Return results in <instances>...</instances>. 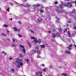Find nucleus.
Returning a JSON list of instances; mask_svg holds the SVG:
<instances>
[{
	"label": "nucleus",
	"mask_w": 76,
	"mask_h": 76,
	"mask_svg": "<svg viewBox=\"0 0 76 76\" xmlns=\"http://www.w3.org/2000/svg\"><path fill=\"white\" fill-rule=\"evenodd\" d=\"M37 53L39 54H41V53H40V51L39 50L37 51Z\"/></svg>",
	"instance_id": "2eb2a0df"
},
{
	"label": "nucleus",
	"mask_w": 76,
	"mask_h": 76,
	"mask_svg": "<svg viewBox=\"0 0 76 76\" xmlns=\"http://www.w3.org/2000/svg\"><path fill=\"white\" fill-rule=\"evenodd\" d=\"M10 60H12V58H10Z\"/></svg>",
	"instance_id": "49530a36"
},
{
	"label": "nucleus",
	"mask_w": 76,
	"mask_h": 76,
	"mask_svg": "<svg viewBox=\"0 0 76 76\" xmlns=\"http://www.w3.org/2000/svg\"><path fill=\"white\" fill-rule=\"evenodd\" d=\"M10 20H12V18H11Z\"/></svg>",
	"instance_id": "4d7b16f0"
},
{
	"label": "nucleus",
	"mask_w": 76,
	"mask_h": 76,
	"mask_svg": "<svg viewBox=\"0 0 76 76\" xmlns=\"http://www.w3.org/2000/svg\"><path fill=\"white\" fill-rule=\"evenodd\" d=\"M21 61H22V60L21 59H17L16 61V62L17 63H18L20 66H22L23 65V63H22Z\"/></svg>",
	"instance_id": "f03ea898"
},
{
	"label": "nucleus",
	"mask_w": 76,
	"mask_h": 76,
	"mask_svg": "<svg viewBox=\"0 0 76 76\" xmlns=\"http://www.w3.org/2000/svg\"><path fill=\"white\" fill-rule=\"evenodd\" d=\"M55 31H56V30H55V29H53V32H55Z\"/></svg>",
	"instance_id": "79ce46f5"
},
{
	"label": "nucleus",
	"mask_w": 76,
	"mask_h": 76,
	"mask_svg": "<svg viewBox=\"0 0 76 76\" xmlns=\"http://www.w3.org/2000/svg\"><path fill=\"white\" fill-rule=\"evenodd\" d=\"M67 4H71V3H67Z\"/></svg>",
	"instance_id": "3c124183"
},
{
	"label": "nucleus",
	"mask_w": 76,
	"mask_h": 76,
	"mask_svg": "<svg viewBox=\"0 0 76 76\" xmlns=\"http://www.w3.org/2000/svg\"><path fill=\"white\" fill-rule=\"evenodd\" d=\"M36 74L37 76H38V74L39 75V76H42V72H41L38 71V73L36 72Z\"/></svg>",
	"instance_id": "20e7f679"
},
{
	"label": "nucleus",
	"mask_w": 76,
	"mask_h": 76,
	"mask_svg": "<svg viewBox=\"0 0 76 76\" xmlns=\"http://www.w3.org/2000/svg\"><path fill=\"white\" fill-rule=\"evenodd\" d=\"M32 51H34V52L35 53H36V51L35 50H34V49H33L32 50Z\"/></svg>",
	"instance_id": "bb28decb"
},
{
	"label": "nucleus",
	"mask_w": 76,
	"mask_h": 76,
	"mask_svg": "<svg viewBox=\"0 0 76 76\" xmlns=\"http://www.w3.org/2000/svg\"><path fill=\"white\" fill-rule=\"evenodd\" d=\"M46 70H47V68H45L43 69V70L44 71V72H45Z\"/></svg>",
	"instance_id": "393cba45"
},
{
	"label": "nucleus",
	"mask_w": 76,
	"mask_h": 76,
	"mask_svg": "<svg viewBox=\"0 0 76 76\" xmlns=\"http://www.w3.org/2000/svg\"><path fill=\"white\" fill-rule=\"evenodd\" d=\"M18 23H19L20 24H22V23H21V22L20 21H18Z\"/></svg>",
	"instance_id": "7c9ffc66"
},
{
	"label": "nucleus",
	"mask_w": 76,
	"mask_h": 76,
	"mask_svg": "<svg viewBox=\"0 0 76 76\" xmlns=\"http://www.w3.org/2000/svg\"><path fill=\"white\" fill-rule=\"evenodd\" d=\"M18 36H19V37H22V35H20V34H18Z\"/></svg>",
	"instance_id": "f704fd0d"
},
{
	"label": "nucleus",
	"mask_w": 76,
	"mask_h": 76,
	"mask_svg": "<svg viewBox=\"0 0 76 76\" xmlns=\"http://www.w3.org/2000/svg\"><path fill=\"white\" fill-rule=\"evenodd\" d=\"M20 57H22V55L21 54H20Z\"/></svg>",
	"instance_id": "2f4dec72"
},
{
	"label": "nucleus",
	"mask_w": 76,
	"mask_h": 76,
	"mask_svg": "<svg viewBox=\"0 0 76 76\" xmlns=\"http://www.w3.org/2000/svg\"><path fill=\"white\" fill-rule=\"evenodd\" d=\"M74 29H75L76 30V26H74Z\"/></svg>",
	"instance_id": "e433bc0d"
},
{
	"label": "nucleus",
	"mask_w": 76,
	"mask_h": 76,
	"mask_svg": "<svg viewBox=\"0 0 76 76\" xmlns=\"http://www.w3.org/2000/svg\"><path fill=\"white\" fill-rule=\"evenodd\" d=\"M66 0V1H69V0Z\"/></svg>",
	"instance_id": "052dcab7"
},
{
	"label": "nucleus",
	"mask_w": 76,
	"mask_h": 76,
	"mask_svg": "<svg viewBox=\"0 0 76 76\" xmlns=\"http://www.w3.org/2000/svg\"><path fill=\"white\" fill-rule=\"evenodd\" d=\"M72 12H76V10H74L73 11H72Z\"/></svg>",
	"instance_id": "58836bf2"
},
{
	"label": "nucleus",
	"mask_w": 76,
	"mask_h": 76,
	"mask_svg": "<svg viewBox=\"0 0 76 76\" xmlns=\"http://www.w3.org/2000/svg\"><path fill=\"white\" fill-rule=\"evenodd\" d=\"M4 54L5 55H6V53H5Z\"/></svg>",
	"instance_id": "603ef678"
},
{
	"label": "nucleus",
	"mask_w": 76,
	"mask_h": 76,
	"mask_svg": "<svg viewBox=\"0 0 76 76\" xmlns=\"http://www.w3.org/2000/svg\"><path fill=\"white\" fill-rule=\"evenodd\" d=\"M36 7H39V6H40V4H37L36 5Z\"/></svg>",
	"instance_id": "5701e85b"
},
{
	"label": "nucleus",
	"mask_w": 76,
	"mask_h": 76,
	"mask_svg": "<svg viewBox=\"0 0 76 76\" xmlns=\"http://www.w3.org/2000/svg\"><path fill=\"white\" fill-rule=\"evenodd\" d=\"M75 3H76V1H75Z\"/></svg>",
	"instance_id": "0e129e2a"
},
{
	"label": "nucleus",
	"mask_w": 76,
	"mask_h": 76,
	"mask_svg": "<svg viewBox=\"0 0 76 76\" xmlns=\"http://www.w3.org/2000/svg\"><path fill=\"white\" fill-rule=\"evenodd\" d=\"M12 47H15V44H13L12 45Z\"/></svg>",
	"instance_id": "37998d69"
},
{
	"label": "nucleus",
	"mask_w": 76,
	"mask_h": 76,
	"mask_svg": "<svg viewBox=\"0 0 76 76\" xmlns=\"http://www.w3.org/2000/svg\"><path fill=\"white\" fill-rule=\"evenodd\" d=\"M31 39H34V41L35 42V43L37 44V42L38 44H40L41 42V39H39L38 41L37 40V39L35 37H31Z\"/></svg>",
	"instance_id": "f257e3e1"
},
{
	"label": "nucleus",
	"mask_w": 76,
	"mask_h": 76,
	"mask_svg": "<svg viewBox=\"0 0 76 76\" xmlns=\"http://www.w3.org/2000/svg\"><path fill=\"white\" fill-rule=\"evenodd\" d=\"M27 44H28L29 46V47H31V45L29 43V42H28V41H27Z\"/></svg>",
	"instance_id": "f3484780"
},
{
	"label": "nucleus",
	"mask_w": 76,
	"mask_h": 76,
	"mask_svg": "<svg viewBox=\"0 0 76 76\" xmlns=\"http://www.w3.org/2000/svg\"><path fill=\"white\" fill-rule=\"evenodd\" d=\"M3 26H4V27H5V28H6V27H8V25H4Z\"/></svg>",
	"instance_id": "a211bd4d"
},
{
	"label": "nucleus",
	"mask_w": 76,
	"mask_h": 76,
	"mask_svg": "<svg viewBox=\"0 0 76 76\" xmlns=\"http://www.w3.org/2000/svg\"><path fill=\"white\" fill-rule=\"evenodd\" d=\"M20 47L22 48L23 49H22V50L23 53H25V48H24V46L22 45H20Z\"/></svg>",
	"instance_id": "39448f33"
},
{
	"label": "nucleus",
	"mask_w": 76,
	"mask_h": 76,
	"mask_svg": "<svg viewBox=\"0 0 76 76\" xmlns=\"http://www.w3.org/2000/svg\"><path fill=\"white\" fill-rule=\"evenodd\" d=\"M26 62H27V63H29V60L27 59L26 60Z\"/></svg>",
	"instance_id": "dca6fc26"
},
{
	"label": "nucleus",
	"mask_w": 76,
	"mask_h": 76,
	"mask_svg": "<svg viewBox=\"0 0 76 76\" xmlns=\"http://www.w3.org/2000/svg\"><path fill=\"white\" fill-rule=\"evenodd\" d=\"M24 0V1H26V0Z\"/></svg>",
	"instance_id": "e2e57ef3"
},
{
	"label": "nucleus",
	"mask_w": 76,
	"mask_h": 76,
	"mask_svg": "<svg viewBox=\"0 0 76 76\" xmlns=\"http://www.w3.org/2000/svg\"><path fill=\"white\" fill-rule=\"evenodd\" d=\"M40 47L42 48H45V46H44V45H41Z\"/></svg>",
	"instance_id": "9d476101"
},
{
	"label": "nucleus",
	"mask_w": 76,
	"mask_h": 76,
	"mask_svg": "<svg viewBox=\"0 0 76 76\" xmlns=\"http://www.w3.org/2000/svg\"><path fill=\"white\" fill-rule=\"evenodd\" d=\"M12 41L13 42H15V39L14 38H12Z\"/></svg>",
	"instance_id": "c9c22d12"
},
{
	"label": "nucleus",
	"mask_w": 76,
	"mask_h": 76,
	"mask_svg": "<svg viewBox=\"0 0 76 76\" xmlns=\"http://www.w3.org/2000/svg\"><path fill=\"white\" fill-rule=\"evenodd\" d=\"M70 6H71V7H72V6H73L72 5V4H70Z\"/></svg>",
	"instance_id": "5fc2aeb1"
},
{
	"label": "nucleus",
	"mask_w": 76,
	"mask_h": 76,
	"mask_svg": "<svg viewBox=\"0 0 76 76\" xmlns=\"http://www.w3.org/2000/svg\"><path fill=\"white\" fill-rule=\"evenodd\" d=\"M21 5L22 6H24V7H29V5L28 4H27V6L23 5V4H21Z\"/></svg>",
	"instance_id": "6e6552de"
},
{
	"label": "nucleus",
	"mask_w": 76,
	"mask_h": 76,
	"mask_svg": "<svg viewBox=\"0 0 76 76\" xmlns=\"http://www.w3.org/2000/svg\"><path fill=\"white\" fill-rule=\"evenodd\" d=\"M5 52H4V51H3L2 52V53H3L4 54V53H5Z\"/></svg>",
	"instance_id": "8fccbe9b"
},
{
	"label": "nucleus",
	"mask_w": 76,
	"mask_h": 76,
	"mask_svg": "<svg viewBox=\"0 0 76 76\" xmlns=\"http://www.w3.org/2000/svg\"><path fill=\"white\" fill-rule=\"evenodd\" d=\"M10 10V9L9 8H8L7 9V12H9Z\"/></svg>",
	"instance_id": "a878e982"
},
{
	"label": "nucleus",
	"mask_w": 76,
	"mask_h": 76,
	"mask_svg": "<svg viewBox=\"0 0 76 76\" xmlns=\"http://www.w3.org/2000/svg\"><path fill=\"white\" fill-rule=\"evenodd\" d=\"M52 41H54V40H52Z\"/></svg>",
	"instance_id": "774afa93"
},
{
	"label": "nucleus",
	"mask_w": 76,
	"mask_h": 76,
	"mask_svg": "<svg viewBox=\"0 0 76 76\" xmlns=\"http://www.w3.org/2000/svg\"><path fill=\"white\" fill-rule=\"evenodd\" d=\"M10 4L12 5V6H13V4H12L11 3H10Z\"/></svg>",
	"instance_id": "864d4df0"
},
{
	"label": "nucleus",
	"mask_w": 76,
	"mask_h": 76,
	"mask_svg": "<svg viewBox=\"0 0 76 76\" xmlns=\"http://www.w3.org/2000/svg\"><path fill=\"white\" fill-rule=\"evenodd\" d=\"M72 45H70L69 47H68V48L69 50H71L72 49Z\"/></svg>",
	"instance_id": "423d86ee"
},
{
	"label": "nucleus",
	"mask_w": 76,
	"mask_h": 76,
	"mask_svg": "<svg viewBox=\"0 0 76 76\" xmlns=\"http://www.w3.org/2000/svg\"><path fill=\"white\" fill-rule=\"evenodd\" d=\"M42 66H44V64H42Z\"/></svg>",
	"instance_id": "09e8293b"
},
{
	"label": "nucleus",
	"mask_w": 76,
	"mask_h": 76,
	"mask_svg": "<svg viewBox=\"0 0 76 76\" xmlns=\"http://www.w3.org/2000/svg\"><path fill=\"white\" fill-rule=\"evenodd\" d=\"M68 23H71V20H70L68 21Z\"/></svg>",
	"instance_id": "4c0bfd02"
},
{
	"label": "nucleus",
	"mask_w": 76,
	"mask_h": 76,
	"mask_svg": "<svg viewBox=\"0 0 76 76\" xmlns=\"http://www.w3.org/2000/svg\"><path fill=\"white\" fill-rule=\"evenodd\" d=\"M62 76H66L67 74H65L64 73H63L62 74Z\"/></svg>",
	"instance_id": "4468645a"
},
{
	"label": "nucleus",
	"mask_w": 76,
	"mask_h": 76,
	"mask_svg": "<svg viewBox=\"0 0 76 76\" xmlns=\"http://www.w3.org/2000/svg\"><path fill=\"white\" fill-rule=\"evenodd\" d=\"M57 36L58 37H61V36L60 35L59 33H57Z\"/></svg>",
	"instance_id": "9b49d317"
},
{
	"label": "nucleus",
	"mask_w": 76,
	"mask_h": 76,
	"mask_svg": "<svg viewBox=\"0 0 76 76\" xmlns=\"http://www.w3.org/2000/svg\"><path fill=\"white\" fill-rule=\"evenodd\" d=\"M59 31L60 32H61V28L60 27L59 28Z\"/></svg>",
	"instance_id": "6ab92c4d"
},
{
	"label": "nucleus",
	"mask_w": 76,
	"mask_h": 76,
	"mask_svg": "<svg viewBox=\"0 0 76 76\" xmlns=\"http://www.w3.org/2000/svg\"><path fill=\"white\" fill-rule=\"evenodd\" d=\"M59 8H60L61 10H62L63 9V6H62V5L61 4L60 5V7H57V9L56 10V11L58 13H60V11H59Z\"/></svg>",
	"instance_id": "7ed1b4c3"
},
{
	"label": "nucleus",
	"mask_w": 76,
	"mask_h": 76,
	"mask_svg": "<svg viewBox=\"0 0 76 76\" xmlns=\"http://www.w3.org/2000/svg\"><path fill=\"white\" fill-rule=\"evenodd\" d=\"M40 12L41 13H42L43 12H44V11H43L42 10H40Z\"/></svg>",
	"instance_id": "4be33fe9"
},
{
	"label": "nucleus",
	"mask_w": 76,
	"mask_h": 76,
	"mask_svg": "<svg viewBox=\"0 0 76 76\" xmlns=\"http://www.w3.org/2000/svg\"><path fill=\"white\" fill-rule=\"evenodd\" d=\"M56 34H55L53 33L52 34V37L53 38H55L56 37Z\"/></svg>",
	"instance_id": "1a4fd4ad"
},
{
	"label": "nucleus",
	"mask_w": 76,
	"mask_h": 76,
	"mask_svg": "<svg viewBox=\"0 0 76 76\" xmlns=\"http://www.w3.org/2000/svg\"><path fill=\"white\" fill-rule=\"evenodd\" d=\"M36 50H38V47L36 46Z\"/></svg>",
	"instance_id": "c85d7f7f"
},
{
	"label": "nucleus",
	"mask_w": 76,
	"mask_h": 76,
	"mask_svg": "<svg viewBox=\"0 0 76 76\" xmlns=\"http://www.w3.org/2000/svg\"><path fill=\"white\" fill-rule=\"evenodd\" d=\"M64 6H66V7H67L68 6V5L67 4H66V5H64Z\"/></svg>",
	"instance_id": "cd10ccee"
},
{
	"label": "nucleus",
	"mask_w": 76,
	"mask_h": 76,
	"mask_svg": "<svg viewBox=\"0 0 76 76\" xmlns=\"http://www.w3.org/2000/svg\"><path fill=\"white\" fill-rule=\"evenodd\" d=\"M1 35H2L3 36H4L5 37H6V34H4L3 33H2L1 34Z\"/></svg>",
	"instance_id": "aec40b11"
},
{
	"label": "nucleus",
	"mask_w": 76,
	"mask_h": 76,
	"mask_svg": "<svg viewBox=\"0 0 76 76\" xmlns=\"http://www.w3.org/2000/svg\"><path fill=\"white\" fill-rule=\"evenodd\" d=\"M74 46L75 47H76V45H74Z\"/></svg>",
	"instance_id": "bf43d9fd"
},
{
	"label": "nucleus",
	"mask_w": 76,
	"mask_h": 76,
	"mask_svg": "<svg viewBox=\"0 0 76 76\" xmlns=\"http://www.w3.org/2000/svg\"><path fill=\"white\" fill-rule=\"evenodd\" d=\"M14 69H12V72H14Z\"/></svg>",
	"instance_id": "a19ab883"
},
{
	"label": "nucleus",
	"mask_w": 76,
	"mask_h": 76,
	"mask_svg": "<svg viewBox=\"0 0 76 76\" xmlns=\"http://www.w3.org/2000/svg\"><path fill=\"white\" fill-rule=\"evenodd\" d=\"M30 31H31V33H34V32L33 31H32V30H30Z\"/></svg>",
	"instance_id": "b1692460"
},
{
	"label": "nucleus",
	"mask_w": 76,
	"mask_h": 76,
	"mask_svg": "<svg viewBox=\"0 0 76 76\" xmlns=\"http://www.w3.org/2000/svg\"><path fill=\"white\" fill-rule=\"evenodd\" d=\"M38 21L39 22H41V21L39 20V19H38Z\"/></svg>",
	"instance_id": "de8ad7c7"
},
{
	"label": "nucleus",
	"mask_w": 76,
	"mask_h": 76,
	"mask_svg": "<svg viewBox=\"0 0 76 76\" xmlns=\"http://www.w3.org/2000/svg\"><path fill=\"white\" fill-rule=\"evenodd\" d=\"M14 64H16V63H14Z\"/></svg>",
	"instance_id": "69168bd1"
},
{
	"label": "nucleus",
	"mask_w": 76,
	"mask_h": 76,
	"mask_svg": "<svg viewBox=\"0 0 76 76\" xmlns=\"http://www.w3.org/2000/svg\"><path fill=\"white\" fill-rule=\"evenodd\" d=\"M7 0H4V1H7Z\"/></svg>",
	"instance_id": "13d9d810"
},
{
	"label": "nucleus",
	"mask_w": 76,
	"mask_h": 76,
	"mask_svg": "<svg viewBox=\"0 0 76 76\" xmlns=\"http://www.w3.org/2000/svg\"><path fill=\"white\" fill-rule=\"evenodd\" d=\"M7 40H8V41H10V40L9 39H7Z\"/></svg>",
	"instance_id": "c03bdc74"
},
{
	"label": "nucleus",
	"mask_w": 76,
	"mask_h": 76,
	"mask_svg": "<svg viewBox=\"0 0 76 76\" xmlns=\"http://www.w3.org/2000/svg\"><path fill=\"white\" fill-rule=\"evenodd\" d=\"M66 31H67V29H65V30L64 31V33H65V32H66Z\"/></svg>",
	"instance_id": "c756f323"
},
{
	"label": "nucleus",
	"mask_w": 76,
	"mask_h": 76,
	"mask_svg": "<svg viewBox=\"0 0 76 76\" xmlns=\"http://www.w3.org/2000/svg\"><path fill=\"white\" fill-rule=\"evenodd\" d=\"M60 2H61V3H62V1H60Z\"/></svg>",
	"instance_id": "6e6d98bb"
},
{
	"label": "nucleus",
	"mask_w": 76,
	"mask_h": 76,
	"mask_svg": "<svg viewBox=\"0 0 76 76\" xmlns=\"http://www.w3.org/2000/svg\"><path fill=\"white\" fill-rule=\"evenodd\" d=\"M13 29H14V31H15V32H16V31H17V28H16L14 27L13 28Z\"/></svg>",
	"instance_id": "ddd939ff"
},
{
	"label": "nucleus",
	"mask_w": 76,
	"mask_h": 76,
	"mask_svg": "<svg viewBox=\"0 0 76 76\" xmlns=\"http://www.w3.org/2000/svg\"><path fill=\"white\" fill-rule=\"evenodd\" d=\"M7 32L8 33V34H9V33H10V32H9V30H7Z\"/></svg>",
	"instance_id": "473e14b6"
},
{
	"label": "nucleus",
	"mask_w": 76,
	"mask_h": 76,
	"mask_svg": "<svg viewBox=\"0 0 76 76\" xmlns=\"http://www.w3.org/2000/svg\"><path fill=\"white\" fill-rule=\"evenodd\" d=\"M57 3H58V2H57V1L55 2V4H57Z\"/></svg>",
	"instance_id": "ea45409f"
},
{
	"label": "nucleus",
	"mask_w": 76,
	"mask_h": 76,
	"mask_svg": "<svg viewBox=\"0 0 76 76\" xmlns=\"http://www.w3.org/2000/svg\"><path fill=\"white\" fill-rule=\"evenodd\" d=\"M20 66L19 65H18L17 66V67H18V68H20Z\"/></svg>",
	"instance_id": "412c9836"
},
{
	"label": "nucleus",
	"mask_w": 76,
	"mask_h": 76,
	"mask_svg": "<svg viewBox=\"0 0 76 76\" xmlns=\"http://www.w3.org/2000/svg\"><path fill=\"white\" fill-rule=\"evenodd\" d=\"M68 35L69 37H71V34H70V31H68Z\"/></svg>",
	"instance_id": "0eeeda50"
},
{
	"label": "nucleus",
	"mask_w": 76,
	"mask_h": 76,
	"mask_svg": "<svg viewBox=\"0 0 76 76\" xmlns=\"http://www.w3.org/2000/svg\"><path fill=\"white\" fill-rule=\"evenodd\" d=\"M56 19H57L58 20H59V18H58L57 17H56Z\"/></svg>",
	"instance_id": "72a5a7b5"
},
{
	"label": "nucleus",
	"mask_w": 76,
	"mask_h": 76,
	"mask_svg": "<svg viewBox=\"0 0 76 76\" xmlns=\"http://www.w3.org/2000/svg\"><path fill=\"white\" fill-rule=\"evenodd\" d=\"M65 53L66 54H70V52L67 51H66Z\"/></svg>",
	"instance_id": "f8f14e48"
},
{
	"label": "nucleus",
	"mask_w": 76,
	"mask_h": 76,
	"mask_svg": "<svg viewBox=\"0 0 76 76\" xmlns=\"http://www.w3.org/2000/svg\"><path fill=\"white\" fill-rule=\"evenodd\" d=\"M42 8H44V7H43V6H42Z\"/></svg>",
	"instance_id": "680f3d73"
},
{
	"label": "nucleus",
	"mask_w": 76,
	"mask_h": 76,
	"mask_svg": "<svg viewBox=\"0 0 76 76\" xmlns=\"http://www.w3.org/2000/svg\"><path fill=\"white\" fill-rule=\"evenodd\" d=\"M18 31L19 32V31H20V30H19V29H18Z\"/></svg>",
	"instance_id": "338daca9"
},
{
	"label": "nucleus",
	"mask_w": 76,
	"mask_h": 76,
	"mask_svg": "<svg viewBox=\"0 0 76 76\" xmlns=\"http://www.w3.org/2000/svg\"><path fill=\"white\" fill-rule=\"evenodd\" d=\"M51 31H48V33H51Z\"/></svg>",
	"instance_id": "a18cd8bd"
}]
</instances>
